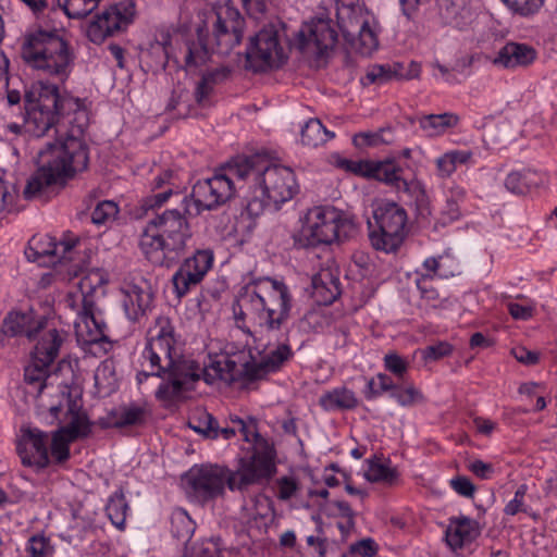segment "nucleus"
Listing matches in <instances>:
<instances>
[{
	"label": "nucleus",
	"instance_id": "27",
	"mask_svg": "<svg viewBox=\"0 0 557 557\" xmlns=\"http://www.w3.org/2000/svg\"><path fill=\"white\" fill-rule=\"evenodd\" d=\"M49 366H41V362H36L34 359L30 360V363L25 368L24 376L25 381L29 385L38 384L37 392V410L39 411V394L40 391L47 386L52 385L54 387L53 394L58 395L62 387H66V395L72 399H81L77 395L73 396L71 392V387L67 384L54 383V379H57V374L48 375Z\"/></svg>",
	"mask_w": 557,
	"mask_h": 557
},
{
	"label": "nucleus",
	"instance_id": "57",
	"mask_svg": "<svg viewBox=\"0 0 557 557\" xmlns=\"http://www.w3.org/2000/svg\"><path fill=\"white\" fill-rule=\"evenodd\" d=\"M511 355L518 362L525 366L536 364L540 360L539 352L529 350L523 346L513 347L511 349Z\"/></svg>",
	"mask_w": 557,
	"mask_h": 557
},
{
	"label": "nucleus",
	"instance_id": "63",
	"mask_svg": "<svg viewBox=\"0 0 557 557\" xmlns=\"http://www.w3.org/2000/svg\"><path fill=\"white\" fill-rule=\"evenodd\" d=\"M9 64L10 61L3 50L0 49V97L4 95L9 86Z\"/></svg>",
	"mask_w": 557,
	"mask_h": 557
},
{
	"label": "nucleus",
	"instance_id": "19",
	"mask_svg": "<svg viewBox=\"0 0 557 557\" xmlns=\"http://www.w3.org/2000/svg\"><path fill=\"white\" fill-rule=\"evenodd\" d=\"M549 184V175L543 170L523 168L510 171L504 181L507 191L516 196H527Z\"/></svg>",
	"mask_w": 557,
	"mask_h": 557
},
{
	"label": "nucleus",
	"instance_id": "55",
	"mask_svg": "<svg viewBox=\"0 0 557 557\" xmlns=\"http://www.w3.org/2000/svg\"><path fill=\"white\" fill-rule=\"evenodd\" d=\"M323 511L327 516L342 517L348 519L349 521L352 520L354 516L351 508L344 500L327 502L323 507Z\"/></svg>",
	"mask_w": 557,
	"mask_h": 557
},
{
	"label": "nucleus",
	"instance_id": "56",
	"mask_svg": "<svg viewBox=\"0 0 557 557\" xmlns=\"http://www.w3.org/2000/svg\"><path fill=\"white\" fill-rule=\"evenodd\" d=\"M468 470L481 480H488L493 476L495 470L492 463L480 459L472 460L468 463Z\"/></svg>",
	"mask_w": 557,
	"mask_h": 557
},
{
	"label": "nucleus",
	"instance_id": "23",
	"mask_svg": "<svg viewBox=\"0 0 557 557\" xmlns=\"http://www.w3.org/2000/svg\"><path fill=\"white\" fill-rule=\"evenodd\" d=\"M36 345L32 352V359L36 362H41V366H49L58 357L60 347L64 341L61 334L54 326H51L49 320L44 324V329L37 332Z\"/></svg>",
	"mask_w": 557,
	"mask_h": 557
},
{
	"label": "nucleus",
	"instance_id": "40",
	"mask_svg": "<svg viewBox=\"0 0 557 557\" xmlns=\"http://www.w3.org/2000/svg\"><path fill=\"white\" fill-rule=\"evenodd\" d=\"M196 523L183 508H175L171 513V531L181 540H189L194 534Z\"/></svg>",
	"mask_w": 557,
	"mask_h": 557
},
{
	"label": "nucleus",
	"instance_id": "44",
	"mask_svg": "<svg viewBox=\"0 0 557 557\" xmlns=\"http://www.w3.org/2000/svg\"><path fill=\"white\" fill-rule=\"evenodd\" d=\"M25 550L29 557H47L53 553L54 547L48 536L37 533L27 540Z\"/></svg>",
	"mask_w": 557,
	"mask_h": 557
},
{
	"label": "nucleus",
	"instance_id": "7",
	"mask_svg": "<svg viewBox=\"0 0 557 557\" xmlns=\"http://www.w3.org/2000/svg\"><path fill=\"white\" fill-rule=\"evenodd\" d=\"M247 159V208L251 214L278 210L299 193L295 171L278 163Z\"/></svg>",
	"mask_w": 557,
	"mask_h": 557
},
{
	"label": "nucleus",
	"instance_id": "12",
	"mask_svg": "<svg viewBox=\"0 0 557 557\" xmlns=\"http://www.w3.org/2000/svg\"><path fill=\"white\" fill-rule=\"evenodd\" d=\"M337 25L349 47L370 55L379 47L377 24L362 0H336Z\"/></svg>",
	"mask_w": 557,
	"mask_h": 557
},
{
	"label": "nucleus",
	"instance_id": "16",
	"mask_svg": "<svg viewBox=\"0 0 557 557\" xmlns=\"http://www.w3.org/2000/svg\"><path fill=\"white\" fill-rule=\"evenodd\" d=\"M78 246L79 242L75 238L55 242L47 234L35 235L28 240L25 256L28 261L36 262L40 267L54 268L58 264L72 262Z\"/></svg>",
	"mask_w": 557,
	"mask_h": 557
},
{
	"label": "nucleus",
	"instance_id": "22",
	"mask_svg": "<svg viewBox=\"0 0 557 557\" xmlns=\"http://www.w3.org/2000/svg\"><path fill=\"white\" fill-rule=\"evenodd\" d=\"M172 37L169 29H157L141 48L140 58L151 70L164 69L171 52Z\"/></svg>",
	"mask_w": 557,
	"mask_h": 557
},
{
	"label": "nucleus",
	"instance_id": "35",
	"mask_svg": "<svg viewBox=\"0 0 557 557\" xmlns=\"http://www.w3.org/2000/svg\"><path fill=\"white\" fill-rule=\"evenodd\" d=\"M422 265L425 272L433 277L448 278L459 273V264L450 255L428 258Z\"/></svg>",
	"mask_w": 557,
	"mask_h": 557
},
{
	"label": "nucleus",
	"instance_id": "34",
	"mask_svg": "<svg viewBox=\"0 0 557 557\" xmlns=\"http://www.w3.org/2000/svg\"><path fill=\"white\" fill-rule=\"evenodd\" d=\"M95 387L100 396L112 394L117 387V377L115 373L114 361L106 359L95 371Z\"/></svg>",
	"mask_w": 557,
	"mask_h": 557
},
{
	"label": "nucleus",
	"instance_id": "36",
	"mask_svg": "<svg viewBox=\"0 0 557 557\" xmlns=\"http://www.w3.org/2000/svg\"><path fill=\"white\" fill-rule=\"evenodd\" d=\"M401 173L403 169L395 160L385 159L374 161L372 178L397 189L403 181Z\"/></svg>",
	"mask_w": 557,
	"mask_h": 557
},
{
	"label": "nucleus",
	"instance_id": "18",
	"mask_svg": "<svg viewBox=\"0 0 557 557\" xmlns=\"http://www.w3.org/2000/svg\"><path fill=\"white\" fill-rule=\"evenodd\" d=\"M214 263L211 249H198L185 259L172 277L174 293L178 298L185 296L193 286L199 284Z\"/></svg>",
	"mask_w": 557,
	"mask_h": 557
},
{
	"label": "nucleus",
	"instance_id": "20",
	"mask_svg": "<svg viewBox=\"0 0 557 557\" xmlns=\"http://www.w3.org/2000/svg\"><path fill=\"white\" fill-rule=\"evenodd\" d=\"M122 306L128 320L137 321L151 307L152 292L147 282L125 283L121 287Z\"/></svg>",
	"mask_w": 557,
	"mask_h": 557
},
{
	"label": "nucleus",
	"instance_id": "13",
	"mask_svg": "<svg viewBox=\"0 0 557 557\" xmlns=\"http://www.w3.org/2000/svg\"><path fill=\"white\" fill-rule=\"evenodd\" d=\"M373 219L376 227L369 233L373 248L384 252L397 250L406 236V210L394 201L377 200L373 203Z\"/></svg>",
	"mask_w": 557,
	"mask_h": 557
},
{
	"label": "nucleus",
	"instance_id": "59",
	"mask_svg": "<svg viewBox=\"0 0 557 557\" xmlns=\"http://www.w3.org/2000/svg\"><path fill=\"white\" fill-rule=\"evenodd\" d=\"M393 73L388 66L385 65H374L369 69L367 73V78L370 83L373 84H383L391 79Z\"/></svg>",
	"mask_w": 557,
	"mask_h": 557
},
{
	"label": "nucleus",
	"instance_id": "1",
	"mask_svg": "<svg viewBox=\"0 0 557 557\" xmlns=\"http://www.w3.org/2000/svg\"><path fill=\"white\" fill-rule=\"evenodd\" d=\"M292 301L289 289L282 281L259 277L244 284L236 297L234 317L245 335V345L233 344L225 351L209 355L203 368L182 358L173 325L168 318H158L147 333L137 383L141 385L149 376L162 379L156 398L169 407L201 376L209 384L232 383L257 380L275 371L290 357L289 346L256 345L257 337L249 324L261 331H277L289 315Z\"/></svg>",
	"mask_w": 557,
	"mask_h": 557
},
{
	"label": "nucleus",
	"instance_id": "2",
	"mask_svg": "<svg viewBox=\"0 0 557 557\" xmlns=\"http://www.w3.org/2000/svg\"><path fill=\"white\" fill-rule=\"evenodd\" d=\"M25 127L34 136L55 128L57 139L38 153V169L24 195L33 198L47 187L63 184L88 165L84 131L88 124L85 101L65 87L39 79L25 91Z\"/></svg>",
	"mask_w": 557,
	"mask_h": 557
},
{
	"label": "nucleus",
	"instance_id": "53",
	"mask_svg": "<svg viewBox=\"0 0 557 557\" xmlns=\"http://www.w3.org/2000/svg\"><path fill=\"white\" fill-rule=\"evenodd\" d=\"M432 275L425 273L417 277L416 283L417 287L420 290L421 297L431 302L434 304L438 299V293L431 286V280Z\"/></svg>",
	"mask_w": 557,
	"mask_h": 557
},
{
	"label": "nucleus",
	"instance_id": "5",
	"mask_svg": "<svg viewBox=\"0 0 557 557\" xmlns=\"http://www.w3.org/2000/svg\"><path fill=\"white\" fill-rule=\"evenodd\" d=\"M181 17L180 32L183 36L196 35L199 44H187L186 66H198L207 62L209 52L227 54L239 46L246 32L243 14L232 0H216L209 11L198 12L186 21Z\"/></svg>",
	"mask_w": 557,
	"mask_h": 557
},
{
	"label": "nucleus",
	"instance_id": "21",
	"mask_svg": "<svg viewBox=\"0 0 557 557\" xmlns=\"http://www.w3.org/2000/svg\"><path fill=\"white\" fill-rule=\"evenodd\" d=\"M481 529L476 520L459 515L449 519L445 541L455 553L468 547L480 535Z\"/></svg>",
	"mask_w": 557,
	"mask_h": 557
},
{
	"label": "nucleus",
	"instance_id": "54",
	"mask_svg": "<svg viewBox=\"0 0 557 557\" xmlns=\"http://www.w3.org/2000/svg\"><path fill=\"white\" fill-rule=\"evenodd\" d=\"M15 198V193L0 178V219L12 210Z\"/></svg>",
	"mask_w": 557,
	"mask_h": 557
},
{
	"label": "nucleus",
	"instance_id": "9",
	"mask_svg": "<svg viewBox=\"0 0 557 557\" xmlns=\"http://www.w3.org/2000/svg\"><path fill=\"white\" fill-rule=\"evenodd\" d=\"M190 238L187 219L177 210H166L147 223L139 247L151 262L162 263L170 253L184 250Z\"/></svg>",
	"mask_w": 557,
	"mask_h": 557
},
{
	"label": "nucleus",
	"instance_id": "48",
	"mask_svg": "<svg viewBox=\"0 0 557 557\" xmlns=\"http://www.w3.org/2000/svg\"><path fill=\"white\" fill-rule=\"evenodd\" d=\"M384 368L398 379H403L409 368V362L397 352H388L383 358Z\"/></svg>",
	"mask_w": 557,
	"mask_h": 557
},
{
	"label": "nucleus",
	"instance_id": "11",
	"mask_svg": "<svg viewBox=\"0 0 557 557\" xmlns=\"http://www.w3.org/2000/svg\"><path fill=\"white\" fill-rule=\"evenodd\" d=\"M352 230L354 222L344 211L333 206H315L306 212L295 243L304 248L329 246Z\"/></svg>",
	"mask_w": 557,
	"mask_h": 557
},
{
	"label": "nucleus",
	"instance_id": "32",
	"mask_svg": "<svg viewBox=\"0 0 557 557\" xmlns=\"http://www.w3.org/2000/svg\"><path fill=\"white\" fill-rule=\"evenodd\" d=\"M458 116L453 113L430 114L419 119V127L426 137H437L458 124Z\"/></svg>",
	"mask_w": 557,
	"mask_h": 557
},
{
	"label": "nucleus",
	"instance_id": "60",
	"mask_svg": "<svg viewBox=\"0 0 557 557\" xmlns=\"http://www.w3.org/2000/svg\"><path fill=\"white\" fill-rule=\"evenodd\" d=\"M465 196L466 190L457 184H451V186L445 190L446 201L453 212L457 211L458 203L465 199Z\"/></svg>",
	"mask_w": 557,
	"mask_h": 557
},
{
	"label": "nucleus",
	"instance_id": "8",
	"mask_svg": "<svg viewBox=\"0 0 557 557\" xmlns=\"http://www.w3.org/2000/svg\"><path fill=\"white\" fill-rule=\"evenodd\" d=\"M21 57L33 71L65 82L75 65L71 45L54 30H28L21 44Z\"/></svg>",
	"mask_w": 557,
	"mask_h": 557
},
{
	"label": "nucleus",
	"instance_id": "17",
	"mask_svg": "<svg viewBox=\"0 0 557 557\" xmlns=\"http://www.w3.org/2000/svg\"><path fill=\"white\" fill-rule=\"evenodd\" d=\"M336 40L337 33L332 26V21L324 13H320L302 24L296 37V45L304 53L322 57L335 46Z\"/></svg>",
	"mask_w": 557,
	"mask_h": 557
},
{
	"label": "nucleus",
	"instance_id": "64",
	"mask_svg": "<svg viewBox=\"0 0 557 557\" xmlns=\"http://www.w3.org/2000/svg\"><path fill=\"white\" fill-rule=\"evenodd\" d=\"M243 3L248 14L256 18L262 15L267 9L265 0H243Z\"/></svg>",
	"mask_w": 557,
	"mask_h": 557
},
{
	"label": "nucleus",
	"instance_id": "30",
	"mask_svg": "<svg viewBox=\"0 0 557 557\" xmlns=\"http://www.w3.org/2000/svg\"><path fill=\"white\" fill-rule=\"evenodd\" d=\"M473 152L469 149H451L435 159L436 175L440 178L450 177L458 165L472 162Z\"/></svg>",
	"mask_w": 557,
	"mask_h": 557
},
{
	"label": "nucleus",
	"instance_id": "47",
	"mask_svg": "<svg viewBox=\"0 0 557 557\" xmlns=\"http://www.w3.org/2000/svg\"><path fill=\"white\" fill-rule=\"evenodd\" d=\"M503 2L510 11L522 16L536 13L544 4V0H503Z\"/></svg>",
	"mask_w": 557,
	"mask_h": 557
},
{
	"label": "nucleus",
	"instance_id": "46",
	"mask_svg": "<svg viewBox=\"0 0 557 557\" xmlns=\"http://www.w3.org/2000/svg\"><path fill=\"white\" fill-rule=\"evenodd\" d=\"M119 213V207L114 201L104 200L97 205L91 214L92 223L106 225L115 220Z\"/></svg>",
	"mask_w": 557,
	"mask_h": 557
},
{
	"label": "nucleus",
	"instance_id": "52",
	"mask_svg": "<svg viewBox=\"0 0 557 557\" xmlns=\"http://www.w3.org/2000/svg\"><path fill=\"white\" fill-rule=\"evenodd\" d=\"M528 492V486L525 484L520 485L513 495V498L509 500L505 508L504 512L508 516H515L520 511L524 510V497Z\"/></svg>",
	"mask_w": 557,
	"mask_h": 557
},
{
	"label": "nucleus",
	"instance_id": "29",
	"mask_svg": "<svg viewBox=\"0 0 557 557\" xmlns=\"http://www.w3.org/2000/svg\"><path fill=\"white\" fill-rule=\"evenodd\" d=\"M363 478L371 483H383L387 485L394 484L399 474L395 467L392 466L389 459L373 457L363 462Z\"/></svg>",
	"mask_w": 557,
	"mask_h": 557
},
{
	"label": "nucleus",
	"instance_id": "42",
	"mask_svg": "<svg viewBox=\"0 0 557 557\" xmlns=\"http://www.w3.org/2000/svg\"><path fill=\"white\" fill-rule=\"evenodd\" d=\"M397 190L405 193L409 198L414 200L417 206L421 209L426 207L429 203V196L425 185L418 178H411L409 181L403 178Z\"/></svg>",
	"mask_w": 557,
	"mask_h": 557
},
{
	"label": "nucleus",
	"instance_id": "37",
	"mask_svg": "<svg viewBox=\"0 0 557 557\" xmlns=\"http://www.w3.org/2000/svg\"><path fill=\"white\" fill-rule=\"evenodd\" d=\"M334 136L335 134L326 129L318 119L308 120L300 132L302 144L310 147L323 145Z\"/></svg>",
	"mask_w": 557,
	"mask_h": 557
},
{
	"label": "nucleus",
	"instance_id": "39",
	"mask_svg": "<svg viewBox=\"0 0 557 557\" xmlns=\"http://www.w3.org/2000/svg\"><path fill=\"white\" fill-rule=\"evenodd\" d=\"M331 162L336 168L364 178H372L373 176V160H351L342 157L338 153L331 156Z\"/></svg>",
	"mask_w": 557,
	"mask_h": 557
},
{
	"label": "nucleus",
	"instance_id": "24",
	"mask_svg": "<svg viewBox=\"0 0 557 557\" xmlns=\"http://www.w3.org/2000/svg\"><path fill=\"white\" fill-rule=\"evenodd\" d=\"M47 319L45 315H36L33 310L11 312L3 321L2 333L8 336L25 335L27 338H36Z\"/></svg>",
	"mask_w": 557,
	"mask_h": 557
},
{
	"label": "nucleus",
	"instance_id": "33",
	"mask_svg": "<svg viewBox=\"0 0 557 557\" xmlns=\"http://www.w3.org/2000/svg\"><path fill=\"white\" fill-rule=\"evenodd\" d=\"M236 418L239 419V417H237V416H230V421L233 423V426L219 428L216 421L212 417L209 416L207 429H201L199 426H193V429L199 433H203L206 436L211 437V438H218L221 436L224 440H230V438L234 437L237 432H239L240 435L244 436L238 423L233 421ZM249 419H253L257 422V420L251 417L247 418L246 420L243 419V421H247ZM240 420H242V418H240ZM256 426L258 428L257 424H256ZM243 440L248 445L246 447V449L249 453V456H251L253 454L252 443L247 442L245 440V437H243Z\"/></svg>",
	"mask_w": 557,
	"mask_h": 557
},
{
	"label": "nucleus",
	"instance_id": "41",
	"mask_svg": "<svg viewBox=\"0 0 557 557\" xmlns=\"http://www.w3.org/2000/svg\"><path fill=\"white\" fill-rule=\"evenodd\" d=\"M389 397L401 407H411L423 401V395L412 383L393 384Z\"/></svg>",
	"mask_w": 557,
	"mask_h": 557
},
{
	"label": "nucleus",
	"instance_id": "26",
	"mask_svg": "<svg viewBox=\"0 0 557 557\" xmlns=\"http://www.w3.org/2000/svg\"><path fill=\"white\" fill-rule=\"evenodd\" d=\"M341 294L339 281L331 269H321L312 277V297L319 305H331Z\"/></svg>",
	"mask_w": 557,
	"mask_h": 557
},
{
	"label": "nucleus",
	"instance_id": "50",
	"mask_svg": "<svg viewBox=\"0 0 557 557\" xmlns=\"http://www.w3.org/2000/svg\"><path fill=\"white\" fill-rule=\"evenodd\" d=\"M510 315L515 320H529L533 317L535 306L532 301L516 302L510 301L507 305Z\"/></svg>",
	"mask_w": 557,
	"mask_h": 557
},
{
	"label": "nucleus",
	"instance_id": "25",
	"mask_svg": "<svg viewBox=\"0 0 557 557\" xmlns=\"http://www.w3.org/2000/svg\"><path fill=\"white\" fill-rule=\"evenodd\" d=\"M184 188L183 182L178 178V173L166 170L153 180V195L146 198L145 206L151 209L161 207L173 194H177Z\"/></svg>",
	"mask_w": 557,
	"mask_h": 557
},
{
	"label": "nucleus",
	"instance_id": "31",
	"mask_svg": "<svg viewBox=\"0 0 557 557\" xmlns=\"http://www.w3.org/2000/svg\"><path fill=\"white\" fill-rule=\"evenodd\" d=\"M320 405L327 411L349 410L357 407L358 398L354 391L337 386L321 396Z\"/></svg>",
	"mask_w": 557,
	"mask_h": 557
},
{
	"label": "nucleus",
	"instance_id": "38",
	"mask_svg": "<svg viewBox=\"0 0 557 557\" xmlns=\"http://www.w3.org/2000/svg\"><path fill=\"white\" fill-rule=\"evenodd\" d=\"M106 511L112 524L123 530L129 511V506L122 491L114 492L108 499Z\"/></svg>",
	"mask_w": 557,
	"mask_h": 557
},
{
	"label": "nucleus",
	"instance_id": "49",
	"mask_svg": "<svg viewBox=\"0 0 557 557\" xmlns=\"http://www.w3.org/2000/svg\"><path fill=\"white\" fill-rule=\"evenodd\" d=\"M453 352V346L448 342H438L434 345L425 347L422 357L426 361H435L447 357Z\"/></svg>",
	"mask_w": 557,
	"mask_h": 557
},
{
	"label": "nucleus",
	"instance_id": "45",
	"mask_svg": "<svg viewBox=\"0 0 557 557\" xmlns=\"http://www.w3.org/2000/svg\"><path fill=\"white\" fill-rule=\"evenodd\" d=\"M393 380L385 373H377L367 381L364 395L367 399H374L382 393L389 392L393 388Z\"/></svg>",
	"mask_w": 557,
	"mask_h": 557
},
{
	"label": "nucleus",
	"instance_id": "10",
	"mask_svg": "<svg viewBox=\"0 0 557 557\" xmlns=\"http://www.w3.org/2000/svg\"><path fill=\"white\" fill-rule=\"evenodd\" d=\"M247 159H238L221 168L211 177L198 181L186 203L189 214L213 209L226 202L237 188H247Z\"/></svg>",
	"mask_w": 557,
	"mask_h": 557
},
{
	"label": "nucleus",
	"instance_id": "6",
	"mask_svg": "<svg viewBox=\"0 0 557 557\" xmlns=\"http://www.w3.org/2000/svg\"><path fill=\"white\" fill-rule=\"evenodd\" d=\"M109 282L108 273L101 269L88 271L77 283L76 290L69 293L70 306L77 310L74 322L78 344L88 352L100 356L107 354L112 344L106 336V323L95 302L104 295Z\"/></svg>",
	"mask_w": 557,
	"mask_h": 557
},
{
	"label": "nucleus",
	"instance_id": "62",
	"mask_svg": "<svg viewBox=\"0 0 557 557\" xmlns=\"http://www.w3.org/2000/svg\"><path fill=\"white\" fill-rule=\"evenodd\" d=\"M297 490V484L294 479L282 478L277 483V495L281 499L287 500L292 498Z\"/></svg>",
	"mask_w": 557,
	"mask_h": 557
},
{
	"label": "nucleus",
	"instance_id": "14",
	"mask_svg": "<svg viewBox=\"0 0 557 557\" xmlns=\"http://www.w3.org/2000/svg\"><path fill=\"white\" fill-rule=\"evenodd\" d=\"M138 15L135 0H119L96 13L86 25L87 38L96 45L125 33Z\"/></svg>",
	"mask_w": 557,
	"mask_h": 557
},
{
	"label": "nucleus",
	"instance_id": "15",
	"mask_svg": "<svg viewBox=\"0 0 557 557\" xmlns=\"http://www.w3.org/2000/svg\"><path fill=\"white\" fill-rule=\"evenodd\" d=\"M246 58L249 66L256 72H262L281 66L286 52L280 32L274 26H267L250 37Z\"/></svg>",
	"mask_w": 557,
	"mask_h": 557
},
{
	"label": "nucleus",
	"instance_id": "43",
	"mask_svg": "<svg viewBox=\"0 0 557 557\" xmlns=\"http://www.w3.org/2000/svg\"><path fill=\"white\" fill-rule=\"evenodd\" d=\"M244 511L248 521L265 518L272 511L271 500L265 495L258 494L245 504Z\"/></svg>",
	"mask_w": 557,
	"mask_h": 557
},
{
	"label": "nucleus",
	"instance_id": "51",
	"mask_svg": "<svg viewBox=\"0 0 557 557\" xmlns=\"http://www.w3.org/2000/svg\"><path fill=\"white\" fill-rule=\"evenodd\" d=\"M221 555L222 550L219 544L213 541H207L195 545L185 557H221Z\"/></svg>",
	"mask_w": 557,
	"mask_h": 557
},
{
	"label": "nucleus",
	"instance_id": "28",
	"mask_svg": "<svg viewBox=\"0 0 557 557\" xmlns=\"http://www.w3.org/2000/svg\"><path fill=\"white\" fill-rule=\"evenodd\" d=\"M535 55L534 49L524 44L508 42L498 51L494 63L506 69L525 66L534 61Z\"/></svg>",
	"mask_w": 557,
	"mask_h": 557
},
{
	"label": "nucleus",
	"instance_id": "3",
	"mask_svg": "<svg viewBox=\"0 0 557 557\" xmlns=\"http://www.w3.org/2000/svg\"><path fill=\"white\" fill-rule=\"evenodd\" d=\"M52 385L45 386L39 394L38 414L49 424L60 428L51 436L37 428H23L17 443V453L23 466L39 472L51 461L63 462L70 457V444L86 437L91 431L87 414L82 409L81 399H72L62 387L53 394Z\"/></svg>",
	"mask_w": 557,
	"mask_h": 557
},
{
	"label": "nucleus",
	"instance_id": "58",
	"mask_svg": "<svg viewBox=\"0 0 557 557\" xmlns=\"http://www.w3.org/2000/svg\"><path fill=\"white\" fill-rule=\"evenodd\" d=\"M450 486L460 496L472 497L475 492V486L466 476H456L450 480Z\"/></svg>",
	"mask_w": 557,
	"mask_h": 557
},
{
	"label": "nucleus",
	"instance_id": "4",
	"mask_svg": "<svg viewBox=\"0 0 557 557\" xmlns=\"http://www.w3.org/2000/svg\"><path fill=\"white\" fill-rule=\"evenodd\" d=\"M247 442H251L253 454L240 457L235 471L216 465L191 467L184 476L187 493L200 502L218 497L227 486L242 491L271 478L275 472V449L272 443L257 432L256 421L234 419Z\"/></svg>",
	"mask_w": 557,
	"mask_h": 557
},
{
	"label": "nucleus",
	"instance_id": "61",
	"mask_svg": "<svg viewBox=\"0 0 557 557\" xmlns=\"http://www.w3.org/2000/svg\"><path fill=\"white\" fill-rule=\"evenodd\" d=\"M376 550L377 546L372 539H363L351 545V552L363 557H372Z\"/></svg>",
	"mask_w": 557,
	"mask_h": 557
}]
</instances>
